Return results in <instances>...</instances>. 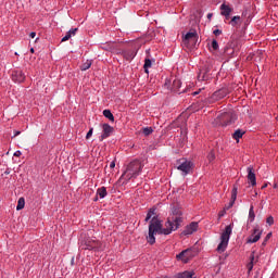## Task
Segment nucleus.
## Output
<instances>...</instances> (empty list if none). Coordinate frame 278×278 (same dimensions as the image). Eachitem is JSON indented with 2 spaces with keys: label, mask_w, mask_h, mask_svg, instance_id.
Returning <instances> with one entry per match:
<instances>
[{
  "label": "nucleus",
  "mask_w": 278,
  "mask_h": 278,
  "mask_svg": "<svg viewBox=\"0 0 278 278\" xmlns=\"http://www.w3.org/2000/svg\"><path fill=\"white\" fill-rule=\"evenodd\" d=\"M248 220L249 223H253L255 220V211L253 205L250 206Z\"/></svg>",
  "instance_id": "obj_27"
},
{
  "label": "nucleus",
  "mask_w": 278,
  "mask_h": 278,
  "mask_svg": "<svg viewBox=\"0 0 278 278\" xmlns=\"http://www.w3.org/2000/svg\"><path fill=\"white\" fill-rule=\"evenodd\" d=\"M93 201H99V195H96V198L93 199Z\"/></svg>",
  "instance_id": "obj_53"
},
{
  "label": "nucleus",
  "mask_w": 278,
  "mask_h": 278,
  "mask_svg": "<svg viewBox=\"0 0 278 278\" xmlns=\"http://www.w3.org/2000/svg\"><path fill=\"white\" fill-rule=\"evenodd\" d=\"M266 223L267 225L273 226L275 225V218L273 216H269L266 218Z\"/></svg>",
  "instance_id": "obj_36"
},
{
  "label": "nucleus",
  "mask_w": 278,
  "mask_h": 278,
  "mask_svg": "<svg viewBox=\"0 0 278 278\" xmlns=\"http://www.w3.org/2000/svg\"><path fill=\"white\" fill-rule=\"evenodd\" d=\"M15 55H18V52H15Z\"/></svg>",
  "instance_id": "obj_54"
},
{
  "label": "nucleus",
  "mask_w": 278,
  "mask_h": 278,
  "mask_svg": "<svg viewBox=\"0 0 278 278\" xmlns=\"http://www.w3.org/2000/svg\"><path fill=\"white\" fill-rule=\"evenodd\" d=\"M248 181H250L251 186H257V178L255 177V172H253V167H248Z\"/></svg>",
  "instance_id": "obj_17"
},
{
  "label": "nucleus",
  "mask_w": 278,
  "mask_h": 278,
  "mask_svg": "<svg viewBox=\"0 0 278 278\" xmlns=\"http://www.w3.org/2000/svg\"><path fill=\"white\" fill-rule=\"evenodd\" d=\"M184 42H194V45H197V42H199V34L197 33V30L193 31H189L187 33L184 38H182Z\"/></svg>",
  "instance_id": "obj_14"
},
{
  "label": "nucleus",
  "mask_w": 278,
  "mask_h": 278,
  "mask_svg": "<svg viewBox=\"0 0 278 278\" xmlns=\"http://www.w3.org/2000/svg\"><path fill=\"white\" fill-rule=\"evenodd\" d=\"M96 194L97 197H99V199H105L108 197V188L105 187L98 188Z\"/></svg>",
  "instance_id": "obj_23"
},
{
  "label": "nucleus",
  "mask_w": 278,
  "mask_h": 278,
  "mask_svg": "<svg viewBox=\"0 0 278 278\" xmlns=\"http://www.w3.org/2000/svg\"><path fill=\"white\" fill-rule=\"evenodd\" d=\"M153 216H155V207H152L148 211L144 222L149 223Z\"/></svg>",
  "instance_id": "obj_26"
},
{
  "label": "nucleus",
  "mask_w": 278,
  "mask_h": 278,
  "mask_svg": "<svg viewBox=\"0 0 278 278\" xmlns=\"http://www.w3.org/2000/svg\"><path fill=\"white\" fill-rule=\"evenodd\" d=\"M229 94V88L223 87L218 90H216L210 98H208V103H216V101H220L225 99Z\"/></svg>",
  "instance_id": "obj_6"
},
{
  "label": "nucleus",
  "mask_w": 278,
  "mask_h": 278,
  "mask_svg": "<svg viewBox=\"0 0 278 278\" xmlns=\"http://www.w3.org/2000/svg\"><path fill=\"white\" fill-rule=\"evenodd\" d=\"M142 134L143 136H151L153 134V127H144Z\"/></svg>",
  "instance_id": "obj_32"
},
{
  "label": "nucleus",
  "mask_w": 278,
  "mask_h": 278,
  "mask_svg": "<svg viewBox=\"0 0 278 278\" xmlns=\"http://www.w3.org/2000/svg\"><path fill=\"white\" fill-rule=\"evenodd\" d=\"M29 37H30V38H36V33H35V31H31V33L29 34Z\"/></svg>",
  "instance_id": "obj_47"
},
{
  "label": "nucleus",
  "mask_w": 278,
  "mask_h": 278,
  "mask_svg": "<svg viewBox=\"0 0 278 278\" xmlns=\"http://www.w3.org/2000/svg\"><path fill=\"white\" fill-rule=\"evenodd\" d=\"M175 278H197L194 277V271L185 270L182 273H178Z\"/></svg>",
  "instance_id": "obj_21"
},
{
  "label": "nucleus",
  "mask_w": 278,
  "mask_h": 278,
  "mask_svg": "<svg viewBox=\"0 0 278 278\" xmlns=\"http://www.w3.org/2000/svg\"><path fill=\"white\" fill-rule=\"evenodd\" d=\"M237 199H238V186L235 185L231 191V200L228 204L227 210H230V207H233Z\"/></svg>",
  "instance_id": "obj_18"
},
{
  "label": "nucleus",
  "mask_w": 278,
  "mask_h": 278,
  "mask_svg": "<svg viewBox=\"0 0 278 278\" xmlns=\"http://www.w3.org/2000/svg\"><path fill=\"white\" fill-rule=\"evenodd\" d=\"M114 134V127L110 126V124L102 125V135L99 137L100 142H103L106 138H110Z\"/></svg>",
  "instance_id": "obj_10"
},
{
  "label": "nucleus",
  "mask_w": 278,
  "mask_h": 278,
  "mask_svg": "<svg viewBox=\"0 0 278 278\" xmlns=\"http://www.w3.org/2000/svg\"><path fill=\"white\" fill-rule=\"evenodd\" d=\"M224 16H225L226 21H229L231 15H224Z\"/></svg>",
  "instance_id": "obj_49"
},
{
  "label": "nucleus",
  "mask_w": 278,
  "mask_h": 278,
  "mask_svg": "<svg viewBox=\"0 0 278 278\" xmlns=\"http://www.w3.org/2000/svg\"><path fill=\"white\" fill-rule=\"evenodd\" d=\"M143 168L144 165L140 160H132L130 163H128L126 170H124L119 177V181H123V185H125L127 181H130V179H137L140 173H142Z\"/></svg>",
  "instance_id": "obj_2"
},
{
  "label": "nucleus",
  "mask_w": 278,
  "mask_h": 278,
  "mask_svg": "<svg viewBox=\"0 0 278 278\" xmlns=\"http://www.w3.org/2000/svg\"><path fill=\"white\" fill-rule=\"evenodd\" d=\"M35 49L34 48H30V53H35Z\"/></svg>",
  "instance_id": "obj_52"
},
{
  "label": "nucleus",
  "mask_w": 278,
  "mask_h": 278,
  "mask_svg": "<svg viewBox=\"0 0 278 278\" xmlns=\"http://www.w3.org/2000/svg\"><path fill=\"white\" fill-rule=\"evenodd\" d=\"M185 255H186V260H191V257H194V253L192 252V250L190 253H187Z\"/></svg>",
  "instance_id": "obj_41"
},
{
  "label": "nucleus",
  "mask_w": 278,
  "mask_h": 278,
  "mask_svg": "<svg viewBox=\"0 0 278 278\" xmlns=\"http://www.w3.org/2000/svg\"><path fill=\"white\" fill-rule=\"evenodd\" d=\"M118 47V45H116V42H108V43H105L103 47H102V49L104 50V51H111V53H114V52H116V48Z\"/></svg>",
  "instance_id": "obj_19"
},
{
  "label": "nucleus",
  "mask_w": 278,
  "mask_h": 278,
  "mask_svg": "<svg viewBox=\"0 0 278 278\" xmlns=\"http://www.w3.org/2000/svg\"><path fill=\"white\" fill-rule=\"evenodd\" d=\"M80 251H92L93 253H101L104 251L103 243L99 241L96 237L83 236L79 240Z\"/></svg>",
  "instance_id": "obj_3"
},
{
  "label": "nucleus",
  "mask_w": 278,
  "mask_h": 278,
  "mask_svg": "<svg viewBox=\"0 0 278 278\" xmlns=\"http://www.w3.org/2000/svg\"><path fill=\"white\" fill-rule=\"evenodd\" d=\"M218 216H219V218H222V216H225V213L224 212H219Z\"/></svg>",
  "instance_id": "obj_48"
},
{
  "label": "nucleus",
  "mask_w": 278,
  "mask_h": 278,
  "mask_svg": "<svg viewBox=\"0 0 278 278\" xmlns=\"http://www.w3.org/2000/svg\"><path fill=\"white\" fill-rule=\"evenodd\" d=\"M220 15L222 16H231V13L233 12V8L229 7V4L223 3L219 7Z\"/></svg>",
  "instance_id": "obj_16"
},
{
  "label": "nucleus",
  "mask_w": 278,
  "mask_h": 278,
  "mask_svg": "<svg viewBox=\"0 0 278 278\" xmlns=\"http://www.w3.org/2000/svg\"><path fill=\"white\" fill-rule=\"evenodd\" d=\"M78 28H72L68 30L71 36H75L77 34Z\"/></svg>",
  "instance_id": "obj_40"
},
{
  "label": "nucleus",
  "mask_w": 278,
  "mask_h": 278,
  "mask_svg": "<svg viewBox=\"0 0 278 278\" xmlns=\"http://www.w3.org/2000/svg\"><path fill=\"white\" fill-rule=\"evenodd\" d=\"M199 230V223L198 222H191L189 225H187L181 232V236H192L195 231Z\"/></svg>",
  "instance_id": "obj_11"
},
{
  "label": "nucleus",
  "mask_w": 278,
  "mask_h": 278,
  "mask_svg": "<svg viewBox=\"0 0 278 278\" xmlns=\"http://www.w3.org/2000/svg\"><path fill=\"white\" fill-rule=\"evenodd\" d=\"M184 223V212L178 205L172 207V213L165 222V228L162 220L157 216L152 217L149 224L147 242L151 245L155 244V236H170L173 231H177Z\"/></svg>",
  "instance_id": "obj_1"
},
{
  "label": "nucleus",
  "mask_w": 278,
  "mask_h": 278,
  "mask_svg": "<svg viewBox=\"0 0 278 278\" xmlns=\"http://www.w3.org/2000/svg\"><path fill=\"white\" fill-rule=\"evenodd\" d=\"M260 238H262V230H260V226H256L247 242L248 244H255V242H260Z\"/></svg>",
  "instance_id": "obj_9"
},
{
  "label": "nucleus",
  "mask_w": 278,
  "mask_h": 278,
  "mask_svg": "<svg viewBox=\"0 0 278 278\" xmlns=\"http://www.w3.org/2000/svg\"><path fill=\"white\" fill-rule=\"evenodd\" d=\"M219 118L222 125L227 127V125H231L236 121V114L233 112H224L219 115Z\"/></svg>",
  "instance_id": "obj_8"
},
{
  "label": "nucleus",
  "mask_w": 278,
  "mask_h": 278,
  "mask_svg": "<svg viewBox=\"0 0 278 278\" xmlns=\"http://www.w3.org/2000/svg\"><path fill=\"white\" fill-rule=\"evenodd\" d=\"M170 91L175 94H184V92H188L187 89H181V80L177 78L173 80Z\"/></svg>",
  "instance_id": "obj_13"
},
{
  "label": "nucleus",
  "mask_w": 278,
  "mask_h": 278,
  "mask_svg": "<svg viewBox=\"0 0 278 278\" xmlns=\"http://www.w3.org/2000/svg\"><path fill=\"white\" fill-rule=\"evenodd\" d=\"M233 231V225L226 226L225 230L222 232L220 242L217 245V253H225L227 251V247H229V239L231 238V233Z\"/></svg>",
  "instance_id": "obj_4"
},
{
  "label": "nucleus",
  "mask_w": 278,
  "mask_h": 278,
  "mask_svg": "<svg viewBox=\"0 0 278 278\" xmlns=\"http://www.w3.org/2000/svg\"><path fill=\"white\" fill-rule=\"evenodd\" d=\"M211 49H213V51H218V41L216 39L212 40Z\"/></svg>",
  "instance_id": "obj_34"
},
{
  "label": "nucleus",
  "mask_w": 278,
  "mask_h": 278,
  "mask_svg": "<svg viewBox=\"0 0 278 278\" xmlns=\"http://www.w3.org/2000/svg\"><path fill=\"white\" fill-rule=\"evenodd\" d=\"M177 163L179 164L177 166V170H180L184 177L190 175V173H192V169L194 168V163H192V161L185 160L184 162H181V160H178Z\"/></svg>",
  "instance_id": "obj_5"
},
{
  "label": "nucleus",
  "mask_w": 278,
  "mask_h": 278,
  "mask_svg": "<svg viewBox=\"0 0 278 278\" xmlns=\"http://www.w3.org/2000/svg\"><path fill=\"white\" fill-rule=\"evenodd\" d=\"M22 155H23V153L21 152V150H17L14 152L15 157H21Z\"/></svg>",
  "instance_id": "obj_43"
},
{
  "label": "nucleus",
  "mask_w": 278,
  "mask_h": 278,
  "mask_svg": "<svg viewBox=\"0 0 278 278\" xmlns=\"http://www.w3.org/2000/svg\"><path fill=\"white\" fill-rule=\"evenodd\" d=\"M164 88H167V90H170V80L168 79H165V83H164Z\"/></svg>",
  "instance_id": "obj_38"
},
{
  "label": "nucleus",
  "mask_w": 278,
  "mask_h": 278,
  "mask_svg": "<svg viewBox=\"0 0 278 278\" xmlns=\"http://www.w3.org/2000/svg\"><path fill=\"white\" fill-rule=\"evenodd\" d=\"M92 66V60H87L85 63L80 65V71H88Z\"/></svg>",
  "instance_id": "obj_29"
},
{
  "label": "nucleus",
  "mask_w": 278,
  "mask_h": 278,
  "mask_svg": "<svg viewBox=\"0 0 278 278\" xmlns=\"http://www.w3.org/2000/svg\"><path fill=\"white\" fill-rule=\"evenodd\" d=\"M192 94L193 97H197V94H199V91H194Z\"/></svg>",
  "instance_id": "obj_51"
},
{
  "label": "nucleus",
  "mask_w": 278,
  "mask_h": 278,
  "mask_svg": "<svg viewBox=\"0 0 278 278\" xmlns=\"http://www.w3.org/2000/svg\"><path fill=\"white\" fill-rule=\"evenodd\" d=\"M270 238H273V232H268L266 235V237L264 238V240L262 242V247H266V244H268V240H270Z\"/></svg>",
  "instance_id": "obj_33"
},
{
  "label": "nucleus",
  "mask_w": 278,
  "mask_h": 278,
  "mask_svg": "<svg viewBox=\"0 0 278 278\" xmlns=\"http://www.w3.org/2000/svg\"><path fill=\"white\" fill-rule=\"evenodd\" d=\"M213 34H214V36H220L223 34V30L215 29V30H213Z\"/></svg>",
  "instance_id": "obj_42"
},
{
  "label": "nucleus",
  "mask_w": 278,
  "mask_h": 278,
  "mask_svg": "<svg viewBox=\"0 0 278 278\" xmlns=\"http://www.w3.org/2000/svg\"><path fill=\"white\" fill-rule=\"evenodd\" d=\"M73 36L70 31L66 33V35L61 39V42H66L67 40H71Z\"/></svg>",
  "instance_id": "obj_35"
},
{
  "label": "nucleus",
  "mask_w": 278,
  "mask_h": 278,
  "mask_svg": "<svg viewBox=\"0 0 278 278\" xmlns=\"http://www.w3.org/2000/svg\"><path fill=\"white\" fill-rule=\"evenodd\" d=\"M25 207V198H20L17 201L16 210L21 212Z\"/></svg>",
  "instance_id": "obj_30"
},
{
  "label": "nucleus",
  "mask_w": 278,
  "mask_h": 278,
  "mask_svg": "<svg viewBox=\"0 0 278 278\" xmlns=\"http://www.w3.org/2000/svg\"><path fill=\"white\" fill-rule=\"evenodd\" d=\"M16 136H21V131L20 130H14L13 138H16Z\"/></svg>",
  "instance_id": "obj_45"
},
{
  "label": "nucleus",
  "mask_w": 278,
  "mask_h": 278,
  "mask_svg": "<svg viewBox=\"0 0 278 278\" xmlns=\"http://www.w3.org/2000/svg\"><path fill=\"white\" fill-rule=\"evenodd\" d=\"M153 62H155V59H153V60H151L149 58L144 59L143 70H144V73H147V75H149V68H151V66H153Z\"/></svg>",
  "instance_id": "obj_22"
},
{
  "label": "nucleus",
  "mask_w": 278,
  "mask_h": 278,
  "mask_svg": "<svg viewBox=\"0 0 278 278\" xmlns=\"http://www.w3.org/2000/svg\"><path fill=\"white\" fill-rule=\"evenodd\" d=\"M229 25H231V27H238V25H242V17H240V15L232 16Z\"/></svg>",
  "instance_id": "obj_20"
},
{
  "label": "nucleus",
  "mask_w": 278,
  "mask_h": 278,
  "mask_svg": "<svg viewBox=\"0 0 278 278\" xmlns=\"http://www.w3.org/2000/svg\"><path fill=\"white\" fill-rule=\"evenodd\" d=\"M119 55H123L124 60H127V62H131L134 58H136L137 53L134 50H122L116 52Z\"/></svg>",
  "instance_id": "obj_15"
},
{
  "label": "nucleus",
  "mask_w": 278,
  "mask_h": 278,
  "mask_svg": "<svg viewBox=\"0 0 278 278\" xmlns=\"http://www.w3.org/2000/svg\"><path fill=\"white\" fill-rule=\"evenodd\" d=\"M11 78L15 84H23V81H25V73L21 70H14L11 74Z\"/></svg>",
  "instance_id": "obj_12"
},
{
  "label": "nucleus",
  "mask_w": 278,
  "mask_h": 278,
  "mask_svg": "<svg viewBox=\"0 0 278 278\" xmlns=\"http://www.w3.org/2000/svg\"><path fill=\"white\" fill-rule=\"evenodd\" d=\"M206 157L210 163L214 162L216 160V154L214 153V150H211Z\"/></svg>",
  "instance_id": "obj_31"
},
{
  "label": "nucleus",
  "mask_w": 278,
  "mask_h": 278,
  "mask_svg": "<svg viewBox=\"0 0 278 278\" xmlns=\"http://www.w3.org/2000/svg\"><path fill=\"white\" fill-rule=\"evenodd\" d=\"M116 167V161H112L110 163V168H115Z\"/></svg>",
  "instance_id": "obj_44"
},
{
  "label": "nucleus",
  "mask_w": 278,
  "mask_h": 278,
  "mask_svg": "<svg viewBox=\"0 0 278 278\" xmlns=\"http://www.w3.org/2000/svg\"><path fill=\"white\" fill-rule=\"evenodd\" d=\"M212 67L210 65L205 64L200 68V72L198 74V81H210L212 79Z\"/></svg>",
  "instance_id": "obj_7"
},
{
  "label": "nucleus",
  "mask_w": 278,
  "mask_h": 278,
  "mask_svg": "<svg viewBox=\"0 0 278 278\" xmlns=\"http://www.w3.org/2000/svg\"><path fill=\"white\" fill-rule=\"evenodd\" d=\"M212 16H214V13H208V14L206 15V18H208V21H212Z\"/></svg>",
  "instance_id": "obj_46"
},
{
  "label": "nucleus",
  "mask_w": 278,
  "mask_h": 278,
  "mask_svg": "<svg viewBox=\"0 0 278 278\" xmlns=\"http://www.w3.org/2000/svg\"><path fill=\"white\" fill-rule=\"evenodd\" d=\"M71 264H75V257H72Z\"/></svg>",
  "instance_id": "obj_50"
},
{
  "label": "nucleus",
  "mask_w": 278,
  "mask_h": 278,
  "mask_svg": "<svg viewBox=\"0 0 278 278\" xmlns=\"http://www.w3.org/2000/svg\"><path fill=\"white\" fill-rule=\"evenodd\" d=\"M244 130L242 129H237L233 135H232V138L233 140H237V142H240V138H242V136H244Z\"/></svg>",
  "instance_id": "obj_25"
},
{
  "label": "nucleus",
  "mask_w": 278,
  "mask_h": 278,
  "mask_svg": "<svg viewBox=\"0 0 278 278\" xmlns=\"http://www.w3.org/2000/svg\"><path fill=\"white\" fill-rule=\"evenodd\" d=\"M94 131L93 128H90L89 131L86 135V140H90V138H92V132Z\"/></svg>",
  "instance_id": "obj_37"
},
{
  "label": "nucleus",
  "mask_w": 278,
  "mask_h": 278,
  "mask_svg": "<svg viewBox=\"0 0 278 278\" xmlns=\"http://www.w3.org/2000/svg\"><path fill=\"white\" fill-rule=\"evenodd\" d=\"M103 116L105 117V118H109L110 121H111V123H114V114H112V111H110V110H104L103 111Z\"/></svg>",
  "instance_id": "obj_28"
},
{
  "label": "nucleus",
  "mask_w": 278,
  "mask_h": 278,
  "mask_svg": "<svg viewBox=\"0 0 278 278\" xmlns=\"http://www.w3.org/2000/svg\"><path fill=\"white\" fill-rule=\"evenodd\" d=\"M253 260H255V256H254V255L251 256V262H250V264L248 265L249 270H253Z\"/></svg>",
  "instance_id": "obj_39"
},
{
  "label": "nucleus",
  "mask_w": 278,
  "mask_h": 278,
  "mask_svg": "<svg viewBox=\"0 0 278 278\" xmlns=\"http://www.w3.org/2000/svg\"><path fill=\"white\" fill-rule=\"evenodd\" d=\"M188 253H192V249H187L181 251L179 254H177V260H182L184 262H188V260H186V254Z\"/></svg>",
  "instance_id": "obj_24"
}]
</instances>
